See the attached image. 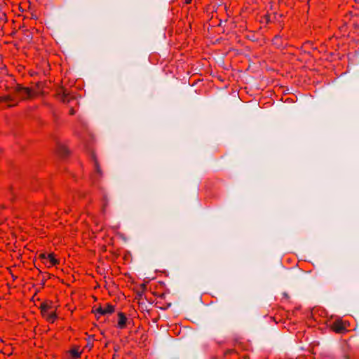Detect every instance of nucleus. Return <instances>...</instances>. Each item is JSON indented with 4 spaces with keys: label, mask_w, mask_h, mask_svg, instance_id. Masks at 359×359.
<instances>
[{
    "label": "nucleus",
    "mask_w": 359,
    "mask_h": 359,
    "mask_svg": "<svg viewBox=\"0 0 359 359\" xmlns=\"http://www.w3.org/2000/svg\"><path fill=\"white\" fill-rule=\"evenodd\" d=\"M53 309V302L46 300L42 302L39 306L41 314L48 323H53L57 318L55 310L51 311Z\"/></svg>",
    "instance_id": "obj_1"
},
{
    "label": "nucleus",
    "mask_w": 359,
    "mask_h": 359,
    "mask_svg": "<svg viewBox=\"0 0 359 359\" xmlns=\"http://www.w3.org/2000/svg\"><path fill=\"white\" fill-rule=\"evenodd\" d=\"M15 93L20 97V100H32L36 96L34 90L29 87H24L20 83H17L14 88Z\"/></svg>",
    "instance_id": "obj_2"
},
{
    "label": "nucleus",
    "mask_w": 359,
    "mask_h": 359,
    "mask_svg": "<svg viewBox=\"0 0 359 359\" xmlns=\"http://www.w3.org/2000/svg\"><path fill=\"white\" fill-rule=\"evenodd\" d=\"M115 311V306L111 304L107 303L104 306L100 305L98 307L93 306L92 313H93L98 320L102 316L112 314Z\"/></svg>",
    "instance_id": "obj_3"
},
{
    "label": "nucleus",
    "mask_w": 359,
    "mask_h": 359,
    "mask_svg": "<svg viewBox=\"0 0 359 359\" xmlns=\"http://www.w3.org/2000/svg\"><path fill=\"white\" fill-rule=\"evenodd\" d=\"M349 325L348 321L338 318L332 323L330 330L337 334H345L348 332L347 327Z\"/></svg>",
    "instance_id": "obj_4"
},
{
    "label": "nucleus",
    "mask_w": 359,
    "mask_h": 359,
    "mask_svg": "<svg viewBox=\"0 0 359 359\" xmlns=\"http://www.w3.org/2000/svg\"><path fill=\"white\" fill-rule=\"evenodd\" d=\"M55 97L60 102L63 103L69 104L72 101L76 102L74 96L69 93L63 88L61 87L57 92Z\"/></svg>",
    "instance_id": "obj_5"
},
{
    "label": "nucleus",
    "mask_w": 359,
    "mask_h": 359,
    "mask_svg": "<svg viewBox=\"0 0 359 359\" xmlns=\"http://www.w3.org/2000/svg\"><path fill=\"white\" fill-rule=\"evenodd\" d=\"M1 102H9L7 104L8 108L15 107L18 104V102L11 95H6L4 96H0Z\"/></svg>",
    "instance_id": "obj_6"
},
{
    "label": "nucleus",
    "mask_w": 359,
    "mask_h": 359,
    "mask_svg": "<svg viewBox=\"0 0 359 359\" xmlns=\"http://www.w3.org/2000/svg\"><path fill=\"white\" fill-rule=\"evenodd\" d=\"M118 323L116 327L121 330L125 329L127 327L128 318L126 314L123 312H118Z\"/></svg>",
    "instance_id": "obj_7"
},
{
    "label": "nucleus",
    "mask_w": 359,
    "mask_h": 359,
    "mask_svg": "<svg viewBox=\"0 0 359 359\" xmlns=\"http://www.w3.org/2000/svg\"><path fill=\"white\" fill-rule=\"evenodd\" d=\"M47 260L48 262V267L60 264V260L55 257V255L53 252L47 255Z\"/></svg>",
    "instance_id": "obj_8"
},
{
    "label": "nucleus",
    "mask_w": 359,
    "mask_h": 359,
    "mask_svg": "<svg viewBox=\"0 0 359 359\" xmlns=\"http://www.w3.org/2000/svg\"><path fill=\"white\" fill-rule=\"evenodd\" d=\"M262 2V0H246V4L251 6L249 9L255 11Z\"/></svg>",
    "instance_id": "obj_9"
},
{
    "label": "nucleus",
    "mask_w": 359,
    "mask_h": 359,
    "mask_svg": "<svg viewBox=\"0 0 359 359\" xmlns=\"http://www.w3.org/2000/svg\"><path fill=\"white\" fill-rule=\"evenodd\" d=\"M272 44L277 48H281L283 46L282 38L276 35L272 39Z\"/></svg>",
    "instance_id": "obj_10"
},
{
    "label": "nucleus",
    "mask_w": 359,
    "mask_h": 359,
    "mask_svg": "<svg viewBox=\"0 0 359 359\" xmlns=\"http://www.w3.org/2000/svg\"><path fill=\"white\" fill-rule=\"evenodd\" d=\"M95 335H88L87 338V344L86 345V348H88V351H90L94 346V341H95Z\"/></svg>",
    "instance_id": "obj_11"
},
{
    "label": "nucleus",
    "mask_w": 359,
    "mask_h": 359,
    "mask_svg": "<svg viewBox=\"0 0 359 359\" xmlns=\"http://www.w3.org/2000/svg\"><path fill=\"white\" fill-rule=\"evenodd\" d=\"M57 153L62 156H66L69 154V151L65 146L60 145L57 147Z\"/></svg>",
    "instance_id": "obj_12"
},
{
    "label": "nucleus",
    "mask_w": 359,
    "mask_h": 359,
    "mask_svg": "<svg viewBox=\"0 0 359 359\" xmlns=\"http://www.w3.org/2000/svg\"><path fill=\"white\" fill-rule=\"evenodd\" d=\"M69 353L74 359H78L81 357V353L78 348H72L69 351Z\"/></svg>",
    "instance_id": "obj_13"
},
{
    "label": "nucleus",
    "mask_w": 359,
    "mask_h": 359,
    "mask_svg": "<svg viewBox=\"0 0 359 359\" xmlns=\"http://www.w3.org/2000/svg\"><path fill=\"white\" fill-rule=\"evenodd\" d=\"M94 161H95V167L96 172L99 174H101L100 166L99 163L95 157H94Z\"/></svg>",
    "instance_id": "obj_14"
},
{
    "label": "nucleus",
    "mask_w": 359,
    "mask_h": 359,
    "mask_svg": "<svg viewBox=\"0 0 359 359\" xmlns=\"http://www.w3.org/2000/svg\"><path fill=\"white\" fill-rule=\"evenodd\" d=\"M273 19L271 18V14L267 13L265 15V22L269 23L273 22Z\"/></svg>",
    "instance_id": "obj_15"
},
{
    "label": "nucleus",
    "mask_w": 359,
    "mask_h": 359,
    "mask_svg": "<svg viewBox=\"0 0 359 359\" xmlns=\"http://www.w3.org/2000/svg\"><path fill=\"white\" fill-rule=\"evenodd\" d=\"M39 259L41 260L47 259V255L46 253H41L39 255Z\"/></svg>",
    "instance_id": "obj_16"
},
{
    "label": "nucleus",
    "mask_w": 359,
    "mask_h": 359,
    "mask_svg": "<svg viewBox=\"0 0 359 359\" xmlns=\"http://www.w3.org/2000/svg\"><path fill=\"white\" fill-rule=\"evenodd\" d=\"M75 114V110L74 109L73 107H71L69 111V115H74Z\"/></svg>",
    "instance_id": "obj_17"
},
{
    "label": "nucleus",
    "mask_w": 359,
    "mask_h": 359,
    "mask_svg": "<svg viewBox=\"0 0 359 359\" xmlns=\"http://www.w3.org/2000/svg\"><path fill=\"white\" fill-rule=\"evenodd\" d=\"M184 4H189L191 3L192 0H182Z\"/></svg>",
    "instance_id": "obj_18"
},
{
    "label": "nucleus",
    "mask_w": 359,
    "mask_h": 359,
    "mask_svg": "<svg viewBox=\"0 0 359 359\" xmlns=\"http://www.w3.org/2000/svg\"><path fill=\"white\" fill-rule=\"evenodd\" d=\"M220 26H221V24H220V23H218V24H217V25H215V26H212V27L219 28V27H220Z\"/></svg>",
    "instance_id": "obj_19"
},
{
    "label": "nucleus",
    "mask_w": 359,
    "mask_h": 359,
    "mask_svg": "<svg viewBox=\"0 0 359 359\" xmlns=\"http://www.w3.org/2000/svg\"><path fill=\"white\" fill-rule=\"evenodd\" d=\"M283 297H285L286 299H289V297L286 293H283Z\"/></svg>",
    "instance_id": "obj_20"
},
{
    "label": "nucleus",
    "mask_w": 359,
    "mask_h": 359,
    "mask_svg": "<svg viewBox=\"0 0 359 359\" xmlns=\"http://www.w3.org/2000/svg\"><path fill=\"white\" fill-rule=\"evenodd\" d=\"M12 277H13V280H15L17 278V276H14L13 275H12Z\"/></svg>",
    "instance_id": "obj_21"
},
{
    "label": "nucleus",
    "mask_w": 359,
    "mask_h": 359,
    "mask_svg": "<svg viewBox=\"0 0 359 359\" xmlns=\"http://www.w3.org/2000/svg\"><path fill=\"white\" fill-rule=\"evenodd\" d=\"M23 27H25V25H23V26H22V28H23ZM21 29H22V27H21V26H20V27H19V29L20 30Z\"/></svg>",
    "instance_id": "obj_22"
},
{
    "label": "nucleus",
    "mask_w": 359,
    "mask_h": 359,
    "mask_svg": "<svg viewBox=\"0 0 359 359\" xmlns=\"http://www.w3.org/2000/svg\"><path fill=\"white\" fill-rule=\"evenodd\" d=\"M355 1L359 4V0H355Z\"/></svg>",
    "instance_id": "obj_23"
}]
</instances>
